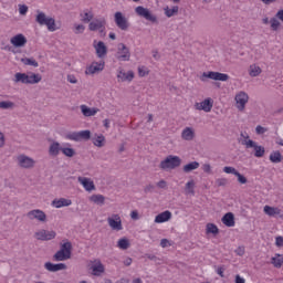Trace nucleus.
<instances>
[{
    "instance_id": "nucleus-22",
    "label": "nucleus",
    "mask_w": 283,
    "mask_h": 283,
    "mask_svg": "<svg viewBox=\"0 0 283 283\" xmlns=\"http://www.w3.org/2000/svg\"><path fill=\"white\" fill-rule=\"evenodd\" d=\"M117 81L118 83H132L134 81V73L132 71L125 72L124 70H119L117 72Z\"/></svg>"
},
{
    "instance_id": "nucleus-45",
    "label": "nucleus",
    "mask_w": 283,
    "mask_h": 283,
    "mask_svg": "<svg viewBox=\"0 0 283 283\" xmlns=\"http://www.w3.org/2000/svg\"><path fill=\"white\" fill-rule=\"evenodd\" d=\"M93 144L95 147H104L105 146V136L99 135L93 138Z\"/></svg>"
},
{
    "instance_id": "nucleus-36",
    "label": "nucleus",
    "mask_w": 283,
    "mask_h": 283,
    "mask_svg": "<svg viewBox=\"0 0 283 283\" xmlns=\"http://www.w3.org/2000/svg\"><path fill=\"white\" fill-rule=\"evenodd\" d=\"M178 10H179L178 6H175L171 9H169V7L164 8L165 15L168 19H171V17H176V14H178Z\"/></svg>"
},
{
    "instance_id": "nucleus-17",
    "label": "nucleus",
    "mask_w": 283,
    "mask_h": 283,
    "mask_svg": "<svg viewBox=\"0 0 283 283\" xmlns=\"http://www.w3.org/2000/svg\"><path fill=\"white\" fill-rule=\"evenodd\" d=\"M77 182L82 185L83 189L91 193V191H96V185H94V180L87 177H77Z\"/></svg>"
},
{
    "instance_id": "nucleus-31",
    "label": "nucleus",
    "mask_w": 283,
    "mask_h": 283,
    "mask_svg": "<svg viewBox=\"0 0 283 283\" xmlns=\"http://www.w3.org/2000/svg\"><path fill=\"white\" fill-rule=\"evenodd\" d=\"M249 76H251L252 78H255L258 76H260V74H262V67H260V65L258 64H251L249 66Z\"/></svg>"
},
{
    "instance_id": "nucleus-23",
    "label": "nucleus",
    "mask_w": 283,
    "mask_h": 283,
    "mask_svg": "<svg viewBox=\"0 0 283 283\" xmlns=\"http://www.w3.org/2000/svg\"><path fill=\"white\" fill-rule=\"evenodd\" d=\"M88 30L91 32H103L105 30V19H95L88 24Z\"/></svg>"
},
{
    "instance_id": "nucleus-54",
    "label": "nucleus",
    "mask_w": 283,
    "mask_h": 283,
    "mask_svg": "<svg viewBox=\"0 0 283 283\" xmlns=\"http://www.w3.org/2000/svg\"><path fill=\"white\" fill-rule=\"evenodd\" d=\"M238 178V182H240V185H247L248 180L247 177H244L242 174L238 172L237 175Z\"/></svg>"
},
{
    "instance_id": "nucleus-21",
    "label": "nucleus",
    "mask_w": 283,
    "mask_h": 283,
    "mask_svg": "<svg viewBox=\"0 0 283 283\" xmlns=\"http://www.w3.org/2000/svg\"><path fill=\"white\" fill-rule=\"evenodd\" d=\"M63 146L56 140H51L49 145V156L56 158L62 153Z\"/></svg>"
},
{
    "instance_id": "nucleus-41",
    "label": "nucleus",
    "mask_w": 283,
    "mask_h": 283,
    "mask_svg": "<svg viewBox=\"0 0 283 283\" xmlns=\"http://www.w3.org/2000/svg\"><path fill=\"white\" fill-rule=\"evenodd\" d=\"M78 143L81 140H90L92 138V133L90 130H80L77 132Z\"/></svg>"
},
{
    "instance_id": "nucleus-37",
    "label": "nucleus",
    "mask_w": 283,
    "mask_h": 283,
    "mask_svg": "<svg viewBox=\"0 0 283 283\" xmlns=\"http://www.w3.org/2000/svg\"><path fill=\"white\" fill-rule=\"evenodd\" d=\"M81 21H83V23H90V21H92L94 19V13H92V11H83L81 14Z\"/></svg>"
},
{
    "instance_id": "nucleus-18",
    "label": "nucleus",
    "mask_w": 283,
    "mask_h": 283,
    "mask_svg": "<svg viewBox=\"0 0 283 283\" xmlns=\"http://www.w3.org/2000/svg\"><path fill=\"white\" fill-rule=\"evenodd\" d=\"M93 48L95 49L97 59H105L107 56V45H105V42H103V41H99V42L94 41Z\"/></svg>"
},
{
    "instance_id": "nucleus-25",
    "label": "nucleus",
    "mask_w": 283,
    "mask_h": 283,
    "mask_svg": "<svg viewBox=\"0 0 283 283\" xmlns=\"http://www.w3.org/2000/svg\"><path fill=\"white\" fill-rule=\"evenodd\" d=\"M196 138V129L193 127H185L181 130V139L187 140L188 143Z\"/></svg>"
},
{
    "instance_id": "nucleus-64",
    "label": "nucleus",
    "mask_w": 283,
    "mask_h": 283,
    "mask_svg": "<svg viewBox=\"0 0 283 283\" xmlns=\"http://www.w3.org/2000/svg\"><path fill=\"white\" fill-rule=\"evenodd\" d=\"M276 19H279V21H282L283 23V9L276 12Z\"/></svg>"
},
{
    "instance_id": "nucleus-40",
    "label": "nucleus",
    "mask_w": 283,
    "mask_h": 283,
    "mask_svg": "<svg viewBox=\"0 0 283 283\" xmlns=\"http://www.w3.org/2000/svg\"><path fill=\"white\" fill-rule=\"evenodd\" d=\"M14 107H17V104H14V102H12V101H1L0 102V109L12 111V109H14Z\"/></svg>"
},
{
    "instance_id": "nucleus-55",
    "label": "nucleus",
    "mask_w": 283,
    "mask_h": 283,
    "mask_svg": "<svg viewBox=\"0 0 283 283\" xmlns=\"http://www.w3.org/2000/svg\"><path fill=\"white\" fill-rule=\"evenodd\" d=\"M266 132H269V129H268V128H264L263 126L258 125V126L255 127V133H256L259 136L262 135V134H266Z\"/></svg>"
},
{
    "instance_id": "nucleus-50",
    "label": "nucleus",
    "mask_w": 283,
    "mask_h": 283,
    "mask_svg": "<svg viewBox=\"0 0 283 283\" xmlns=\"http://www.w3.org/2000/svg\"><path fill=\"white\" fill-rule=\"evenodd\" d=\"M223 172L224 174H232V176H237V174L239 171L234 167L226 166V167H223Z\"/></svg>"
},
{
    "instance_id": "nucleus-51",
    "label": "nucleus",
    "mask_w": 283,
    "mask_h": 283,
    "mask_svg": "<svg viewBox=\"0 0 283 283\" xmlns=\"http://www.w3.org/2000/svg\"><path fill=\"white\" fill-rule=\"evenodd\" d=\"M85 32V25L83 24H74V33L83 34Z\"/></svg>"
},
{
    "instance_id": "nucleus-14",
    "label": "nucleus",
    "mask_w": 283,
    "mask_h": 283,
    "mask_svg": "<svg viewBox=\"0 0 283 283\" xmlns=\"http://www.w3.org/2000/svg\"><path fill=\"white\" fill-rule=\"evenodd\" d=\"M107 223L113 231H123V220L120 219V216L112 214L107 218Z\"/></svg>"
},
{
    "instance_id": "nucleus-9",
    "label": "nucleus",
    "mask_w": 283,
    "mask_h": 283,
    "mask_svg": "<svg viewBox=\"0 0 283 283\" xmlns=\"http://www.w3.org/2000/svg\"><path fill=\"white\" fill-rule=\"evenodd\" d=\"M136 14L146 19V21H150V23H158V17H156L151 11L143 6L135 8Z\"/></svg>"
},
{
    "instance_id": "nucleus-5",
    "label": "nucleus",
    "mask_w": 283,
    "mask_h": 283,
    "mask_svg": "<svg viewBox=\"0 0 283 283\" xmlns=\"http://www.w3.org/2000/svg\"><path fill=\"white\" fill-rule=\"evenodd\" d=\"M88 269L95 277H101V275L105 273V264H103L101 259H92L88 261Z\"/></svg>"
},
{
    "instance_id": "nucleus-49",
    "label": "nucleus",
    "mask_w": 283,
    "mask_h": 283,
    "mask_svg": "<svg viewBox=\"0 0 283 283\" xmlns=\"http://www.w3.org/2000/svg\"><path fill=\"white\" fill-rule=\"evenodd\" d=\"M217 187H227L229 185V179L227 178H218L216 179Z\"/></svg>"
},
{
    "instance_id": "nucleus-47",
    "label": "nucleus",
    "mask_w": 283,
    "mask_h": 283,
    "mask_svg": "<svg viewBox=\"0 0 283 283\" xmlns=\"http://www.w3.org/2000/svg\"><path fill=\"white\" fill-rule=\"evenodd\" d=\"M207 233H212L213 235L219 233L218 226L213 223H208L206 228Z\"/></svg>"
},
{
    "instance_id": "nucleus-19",
    "label": "nucleus",
    "mask_w": 283,
    "mask_h": 283,
    "mask_svg": "<svg viewBox=\"0 0 283 283\" xmlns=\"http://www.w3.org/2000/svg\"><path fill=\"white\" fill-rule=\"evenodd\" d=\"M11 45L13 48H25V44L28 43V39L23 33H19L10 39Z\"/></svg>"
},
{
    "instance_id": "nucleus-4",
    "label": "nucleus",
    "mask_w": 283,
    "mask_h": 283,
    "mask_svg": "<svg viewBox=\"0 0 283 283\" xmlns=\"http://www.w3.org/2000/svg\"><path fill=\"white\" fill-rule=\"evenodd\" d=\"M15 163L20 169H34L36 167V160L25 154L18 155Z\"/></svg>"
},
{
    "instance_id": "nucleus-63",
    "label": "nucleus",
    "mask_w": 283,
    "mask_h": 283,
    "mask_svg": "<svg viewBox=\"0 0 283 283\" xmlns=\"http://www.w3.org/2000/svg\"><path fill=\"white\" fill-rule=\"evenodd\" d=\"M275 244H276V247H283V238L282 237H276L275 238Z\"/></svg>"
},
{
    "instance_id": "nucleus-44",
    "label": "nucleus",
    "mask_w": 283,
    "mask_h": 283,
    "mask_svg": "<svg viewBox=\"0 0 283 283\" xmlns=\"http://www.w3.org/2000/svg\"><path fill=\"white\" fill-rule=\"evenodd\" d=\"M21 63H23V65H31L32 67H39V62H36V60L34 59H30V57H23L21 59Z\"/></svg>"
},
{
    "instance_id": "nucleus-20",
    "label": "nucleus",
    "mask_w": 283,
    "mask_h": 283,
    "mask_svg": "<svg viewBox=\"0 0 283 283\" xmlns=\"http://www.w3.org/2000/svg\"><path fill=\"white\" fill-rule=\"evenodd\" d=\"M44 269L46 271H49L50 273H56L59 271L67 270V265L65 263L46 262V263H44Z\"/></svg>"
},
{
    "instance_id": "nucleus-48",
    "label": "nucleus",
    "mask_w": 283,
    "mask_h": 283,
    "mask_svg": "<svg viewBox=\"0 0 283 283\" xmlns=\"http://www.w3.org/2000/svg\"><path fill=\"white\" fill-rule=\"evenodd\" d=\"M270 25L274 32H277V30H280V25H281L280 20H277V18H272L270 20Z\"/></svg>"
},
{
    "instance_id": "nucleus-52",
    "label": "nucleus",
    "mask_w": 283,
    "mask_h": 283,
    "mask_svg": "<svg viewBox=\"0 0 283 283\" xmlns=\"http://www.w3.org/2000/svg\"><path fill=\"white\" fill-rule=\"evenodd\" d=\"M241 145L245 146L247 147V144L245 143H249V142H253V139H250L249 138V134L247 133H241Z\"/></svg>"
},
{
    "instance_id": "nucleus-13",
    "label": "nucleus",
    "mask_w": 283,
    "mask_h": 283,
    "mask_svg": "<svg viewBox=\"0 0 283 283\" xmlns=\"http://www.w3.org/2000/svg\"><path fill=\"white\" fill-rule=\"evenodd\" d=\"M116 59L118 61H129L132 59V53L129 52V48L127 45L119 43L117 45Z\"/></svg>"
},
{
    "instance_id": "nucleus-27",
    "label": "nucleus",
    "mask_w": 283,
    "mask_h": 283,
    "mask_svg": "<svg viewBox=\"0 0 283 283\" xmlns=\"http://www.w3.org/2000/svg\"><path fill=\"white\" fill-rule=\"evenodd\" d=\"M80 109H81L83 116H85V117L96 116L97 112H99L98 108H96V107H90V106H87V105H85V104H82V105L80 106Z\"/></svg>"
},
{
    "instance_id": "nucleus-43",
    "label": "nucleus",
    "mask_w": 283,
    "mask_h": 283,
    "mask_svg": "<svg viewBox=\"0 0 283 283\" xmlns=\"http://www.w3.org/2000/svg\"><path fill=\"white\" fill-rule=\"evenodd\" d=\"M270 160L274 164L282 163V154L279 150L271 153Z\"/></svg>"
},
{
    "instance_id": "nucleus-8",
    "label": "nucleus",
    "mask_w": 283,
    "mask_h": 283,
    "mask_svg": "<svg viewBox=\"0 0 283 283\" xmlns=\"http://www.w3.org/2000/svg\"><path fill=\"white\" fill-rule=\"evenodd\" d=\"M235 107L239 112H244L247 109V104L249 103V94L244 91H241L234 96Z\"/></svg>"
},
{
    "instance_id": "nucleus-53",
    "label": "nucleus",
    "mask_w": 283,
    "mask_h": 283,
    "mask_svg": "<svg viewBox=\"0 0 283 283\" xmlns=\"http://www.w3.org/2000/svg\"><path fill=\"white\" fill-rule=\"evenodd\" d=\"M138 74L139 76H147V74H149V69H147V66H139Z\"/></svg>"
},
{
    "instance_id": "nucleus-35",
    "label": "nucleus",
    "mask_w": 283,
    "mask_h": 283,
    "mask_svg": "<svg viewBox=\"0 0 283 283\" xmlns=\"http://www.w3.org/2000/svg\"><path fill=\"white\" fill-rule=\"evenodd\" d=\"M200 167V163L192 161L184 166V172L185 174H191V171H196Z\"/></svg>"
},
{
    "instance_id": "nucleus-12",
    "label": "nucleus",
    "mask_w": 283,
    "mask_h": 283,
    "mask_svg": "<svg viewBox=\"0 0 283 283\" xmlns=\"http://www.w3.org/2000/svg\"><path fill=\"white\" fill-rule=\"evenodd\" d=\"M105 70V61L101 60L99 62H92L85 70L86 76H92L98 74Z\"/></svg>"
},
{
    "instance_id": "nucleus-10",
    "label": "nucleus",
    "mask_w": 283,
    "mask_h": 283,
    "mask_svg": "<svg viewBox=\"0 0 283 283\" xmlns=\"http://www.w3.org/2000/svg\"><path fill=\"white\" fill-rule=\"evenodd\" d=\"M35 240H41L42 242H48L50 240H54L56 238V231L54 230H39L34 233Z\"/></svg>"
},
{
    "instance_id": "nucleus-57",
    "label": "nucleus",
    "mask_w": 283,
    "mask_h": 283,
    "mask_svg": "<svg viewBox=\"0 0 283 283\" xmlns=\"http://www.w3.org/2000/svg\"><path fill=\"white\" fill-rule=\"evenodd\" d=\"M234 253L237 254V255H239L240 258H242V255H244V253H245V249H244V247H239L235 251H234Z\"/></svg>"
},
{
    "instance_id": "nucleus-56",
    "label": "nucleus",
    "mask_w": 283,
    "mask_h": 283,
    "mask_svg": "<svg viewBox=\"0 0 283 283\" xmlns=\"http://www.w3.org/2000/svg\"><path fill=\"white\" fill-rule=\"evenodd\" d=\"M19 13L22 14V15L28 14V6H25V4H20V6H19Z\"/></svg>"
},
{
    "instance_id": "nucleus-62",
    "label": "nucleus",
    "mask_w": 283,
    "mask_h": 283,
    "mask_svg": "<svg viewBox=\"0 0 283 283\" xmlns=\"http://www.w3.org/2000/svg\"><path fill=\"white\" fill-rule=\"evenodd\" d=\"M235 283H247V280H244V277L240 276V274L235 275Z\"/></svg>"
},
{
    "instance_id": "nucleus-3",
    "label": "nucleus",
    "mask_w": 283,
    "mask_h": 283,
    "mask_svg": "<svg viewBox=\"0 0 283 283\" xmlns=\"http://www.w3.org/2000/svg\"><path fill=\"white\" fill-rule=\"evenodd\" d=\"M35 21L39 25H46L50 32L56 31V21L54 18L48 17L44 12L39 11Z\"/></svg>"
},
{
    "instance_id": "nucleus-15",
    "label": "nucleus",
    "mask_w": 283,
    "mask_h": 283,
    "mask_svg": "<svg viewBox=\"0 0 283 283\" xmlns=\"http://www.w3.org/2000/svg\"><path fill=\"white\" fill-rule=\"evenodd\" d=\"M195 109H197L198 112H206L207 114H209V112L213 109V99L211 97H208L202 102L196 103Z\"/></svg>"
},
{
    "instance_id": "nucleus-29",
    "label": "nucleus",
    "mask_w": 283,
    "mask_h": 283,
    "mask_svg": "<svg viewBox=\"0 0 283 283\" xmlns=\"http://www.w3.org/2000/svg\"><path fill=\"white\" fill-rule=\"evenodd\" d=\"M62 154L66 156V158H74V156H76V150L72 148L70 143H66L62 146Z\"/></svg>"
},
{
    "instance_id": "nucleus-59",
    "label": "nucleus",
    "mask_w": 283,
    "mask_h": 283,
    "mask_svg": "<svg viewBox=\"0 0 283 283\" xmlns=\"http://www.w3.org/2000/svg\"><path fill=\"white\" fill-rule=\"evenodd\" d=\"M157 187H158L159 189H167V181H165V180L158 181V182H157Z\"/></svg>"
},
{
    "instance_id": "nucleus-2",
    "label": "nucleus",
    "mask_w": 283,
    "mask_h": 283,
    "mask_svg": "<svg viewBox=\"0 0 283 283\" xmlns=\"http://www.w3.org/2000/svg\"><path fill=\"white\" fill-rule=\"evenodd\" d=\"M180 165H182V159L176 155H169L160 161L159 167L164 171H171L172 169H178Z\"/></svg>"
},
{
    "instance_id": "nucleus-32",
    "label": "nucleus",
    "mask_w": 283,
    "mask_h": 283,
    "mask_svg": "<svg viewBox=\"0 0 283 283\" xmlns=\"http://www.w3.org/2000/svg\"><path fill=\"white\" fill-rule=\"evenodd\" d=\"M186 196H196V181L193 179L187 181L185 186Z\"/></svg>"
},
{
    "instance_id": "nucleus-30",
    "label": "nucleus",
    "mask_w": 283,
    "mask_h": 283,
    "mask_svg": "<svg viewBox=\"0 0 283 283\" xmlns=\"http://www.w3.org/2000/svg\"><path fill=\"white\" fill-rule=\"evenodd\" d=\"M221 221L223 222V224L226 227H235V218L233 217V213L232 212H228L226 213Z\"/></svg>"
},
{
    "instance_id": "nucleus-16",
    "label": "nucleus",
    "mask_w": 283,
    "mask_h": 283,
    "mask_svg": "<svg viewBox=\"0 0 283 283\" xmlns=\"http://www.w3.org/2000/svg\"><path fill=\"white\" fill-rule=\"evenodd\" d=\"M245 149H254L255 158H262L266 151L264 146H260L255 142H245Z\"/></svg>"
},
{
    "instance_id": "nucleus-34",
    "label": "nucleus",
    "mask_w": 283,
    "mask_h": 283,
    "mask_svg": "<svg viewBox=\"0 0 283 283\" xmlns=\"http://www.w3.org/2000/svg\"><path fill=\"white\" fill-rule=\"evenodd\" d=\"M70 258H72V255L66 254L65 252H63V250H59L54 255H53V260L55 262H65V260H70Z\"/></svg>"
},
{
    "instance_id": "nucleus-7",
    "label": "nucleus",
    "mask_w": 283,
    "mask_h": 283,
    "mask_svg": "<svg viewBox=\"0 0 283 283\" xmlns=\"http://www.w3.org/2000/svg\"><path fill=\"white\" fill-rule=\"evenodd\" d=\"M27 218L29 220H35L36 222H40L41 224H45L48 222V214L45 213V211H43L41 209L30 210L27 213Z\"/></svg>"
},
{
    "instance_id": "nucleus-60",
    "label": "nucleus",
    "mask_w": 283,
    "mask_h": 283,
    "mask_svg": "<svg viewBox=\"0 0 283 283\" xmlns=\"http://www.w3.org/2000/svg\"><path fill=\"white\" fill-rule=\"evenodd\" d=\"M160 247H161L163 249H167V247H170L169 240L163 239V240L160 241Z\"/></svg>"
},
{
    "instance_id": "nucleus-33",
    "label": "nucleus",
    "mask_w": 283,
    "mask_h": 283,
    "mask_svg": "<svg viewBox=\"0 0 283 283\" xmlns=\"http://www.w3.org/2000/svg\"><path fill=\"white\" fill-rule=\"evenodd\" d=\"M88 200L90 202H93V205H98L99 207L105 205V196L103 195H92Z\"/></svg>"
},
{
    "instance_id": "nucleus-6",
    "label": "nucleus",
    "mask_w": 283,
    "mask_h": 283,
    "mask_svg": "<svg viewBox=\"0 0 283 283\" xmlns=\"http://www.w3.org/2000/svg\"><path fill=\"white\" fill-rule=\"evenodd\" d=\"M207 78H210L211 81L227 82V81H229V74L213 72V71L203 72L202 75L200 76V81H202V83H205V82H207Z\"/></svg>"
},
{
    "instance_id": "nucleus-58",
    "label": "nucleus",
    "mask_w": 283,
    "mask_h": 283,
    "mask_svg": "<svg viewBox=\"0 0 283 283\" xmlns=\"http://www.w3.org/2000/svg\"><path fill=\"white\" fill-rule=\"evenodd\" d=\"M6 146V135L0 132V149Z\"/></svg>"
},
{
    "instance_id": "nucleus-38",
    "label": "nucleus",
    "mask_w": 283,
    "mask_h": 283,
    "mask_svg": "<svg viewBox=\"0 0 283 283\" xmlns=\"http://www.w3.org/2000/svg\"><path fill=\"white\" fill-rule=\"evenodd\" d=\"M118 249H122V251H127V249L130 247L129 239L122 238L117 241Z\"/></svg>"
},
{
    "instance_id": "nucleus-26",
    "label": "nucleus",
    "mask_w": 283,
    "mask_h": 283,
    "mask_svg": "<svg viewBox=\"0 0 283 283\" xmlns=\"http://www.w3.org/2000/svg\"><path fill=\"white\" fill-rule=\"evenodd\" d=\"M170 220H171V211L169 210L160 212L155 217L156 224H163L164 222H169Z\"/></svg>"
},
{
    "instance_id": "nucleus-42",
    "label": "nucleus",
    "mask_w": 283,
    "mask_h": 283,
    "mask_svg": "<svg viewBox=\"0 0 283 283\" xmlns=\"http://www.w3.org/2000/svg\"><path fill=\"white\" fill-rule=\"evenodd\" d=\"M60 250L63 251L64 253H66L67 255H72V242H70V241H64V242L61 244Z\"/></svg>"
},
{
    "instance_id": "nucleus-1",
    "label": "nucleus",
    "mask_w": 283,
    "mask_h": 283,
    "mask_svg": "<svg viewBox=\"0 0 283 283\" xmlns=\"http://www.w3.org/2000/svg\"><path fill=\"white\" fill-rule=\"evenodd\" d=\"M41 74L35 73H15L13 83H22L23 85H36L42 81Z\"/></svg>"
},
{
    "instance_id": "nucleus-28",
    "label": "nucleus",
    "mask_w": 283,
    "mask_h": 283,
    "mask_svg": "<svg viewBox=\"0 0 283 283\" xmlns=\"http://www.w3.org/2000/svg\"><path fill=\"white\" fill-rule=\"evenodd\" d=\"M263 211H264V214L270 216V218H275V216H280V213H282V210L280 208H275L271 206H264Z\"/></svg>"
},
{
    "instance_id": "nucleus-46",
    "label": "nucleus",
    "mask_w": 283,
    "mask_h": 283,
    "mask_svg": "<svg viewBox=\"0 0 283 283\" xmlns=\"http://www.w3.org/2000/svg\"><path fill=\"white\" fill-rule=\"evenodd\" d=\"M65 140H74L78 143V132H69L64 135Z\"/></svg>"
},
{
    "instance_id": "nucleus-39",
    "label": "nucleus",
    "mask_w": 283,
    "mask_h": 283,
    "mask_svg": "<svg viewBox=\"0 0 283 283\" xmlns=\"http://www.w3.org/2000/svg\"><path fill=\"white\" fill-rule=\"evenodd\" d=\"M272 264H273V266H275V269H282L283 255H281V254H275V255L272 258Z\"/></svg>"
},
{
    "instance_id": "nucleus-24",
    "label": "nucleus",
    "mask_w": 283,
    "mask_h": 283,
    "mask_svg": "<svg viewBox=\"0 0 283 283\" xmlns=\"http://www.w3.org/2000/svg\"><path fill=\"white\" fill-rule=\"evenodd\" d=\"M51 206L54 207V209H63V207H72V201L67 198H59L54 199Z\"/></svg>"
},
{
    "instance_id": "nucleus-61",
    "label": "nucleus",
    "mask_w": 283,
    "mask_h": 283,
    "mask_svg": "<svg viewBox=\"0 0 283 283\" xmlns=\"http://www.w3.org/2000/svg\"><path fill=\"white\" fill-rule=\"evenodd\" d=\"M202 169H203L205 174H211V165L205 164L202 166Z\"/></svg>"
},
{
    "instance_id": "nucleus-11",
    "label": "nucleus",
    "mask_w": 283,
    "mask_h": 283,
    "mask_svg": "<svg viewBox=\"0 0 283 283\" xmlns=\"http://www.w3.org/2000/svg\"><path fill=\"white\" fill-rule=\"evenodd\" d=\"M114 21L117 28H119V30H123V31L129 30V20H127L125 14H123V12L120 11L115 12Z\"/></svg>"
}]
</instances>
